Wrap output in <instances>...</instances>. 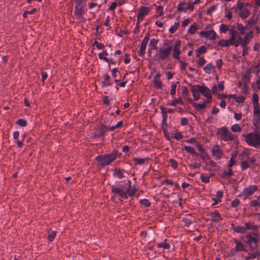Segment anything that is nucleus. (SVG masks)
I'll use <instances>...</instances> for the list:
<instances>
[{
	"label": "nucleus",
	"mask_w": 260,
	"mask_h": 260,
	"mask_svg": "<svg viewBox=\"0 0 260 260\" xmlns=\"http://www.w3.org/2000/svg\"><path fill=\"white\" fill-rule=\"evenodd\" d=\"M160 74L157 73L153 78V84L155 88H160L162 86L161 81L160 80Z\"/></svg>",
	"instance_id": "nucleus-20"
},
{
	"label": "nucleus",
	"mask_w": 260,
	"mask_h": 260,
	"mask_svg": "<svg viewBox=\"0 0 260 260\" xmlns=\"http://www.w3.org/2000/svg\"><path fill=\"white\" fill-rule=\"evenodd\" d=\"M75 16L76 18L79 19L80 21L82 20V15L83 14V5L82 2H75Z\"/></svg>",
	"instance_id": "nucleus-10"
},
{
	"label": "nucleus",
	"mask_w": 260,
	"mask_h": 260,
	"mask_svg": "<svg viewBox=\"0 0 260 260\" xmlns=\"http://www.w3.org/2000/svg\"><path fill=\"white\" fill-rule=\"evenodd\" d=\"M208 103H209V101H206L202 103H194L193 104V107L197 110H200L204 109Z\"/></svg>",
	"instance_id": "nucleus-26"
},
{
	"label": "nucleus",
	"mask_w": 260,
	"mask_h": 260,
	"mask_svg": "<svg viewBox=\"0 0 260 260\" xmlns=\"http://www.w3.org/2000/svg\"><path fill=\"white\" fill-rule=\"evenodd\" d=\"M135 162L137 164L142 165L145 162V159L143 158H134Z\"/></svg>",
	"instance_id": "nucleus-60"
},
{
	"label": "nucleus",
	"mask_w": 260,
	"mask_h": 260,
	"mask_svg": "<svg viewBox=\"0 0 260 260\" xmlns=\"http://www.w3.org/2000/svg\"><path fill=\"white\" fill-rule=\"evenodd\" d=\"M231 129L233 132H240L241 128L238 124H235L231 126Z\"/></svg>",
	"instance_id": "nucleus-39"
},
{
	"label": "nucleus",
	"mask_w": 260,
	"mask_h": 260,
	"mask_svg": "<svg viewBox=\"0 0 260 260\" xmlns=\"http://www.w3.org/2000/svg\"><path fill=\"white\" fill-rule=\"evenodd\" d=\"M110 79V76L109 75L106 74L104 76V81L103 82V86H107V85H110V82H109Z\"/></svg>",
	"instance_id": "nucleus-43"
},
{
	"label": "nucleus",
	"mask_w": 260,
	"mask_h": 260,
	"mask_svg": "<svg viewBox=\"0 0 260 260\" xmlns=\"http://www.w3.org/2000/svg\"><path fill=\"white\" fill-rule=\"evenodd\" d=\"M242 114L240 113H235L234 117L237 120H239L242 118Z\"/></svg>",
	"instance_id": "nucleus-64"
},
{
	"label": "nucleus",
	"mask_w": 260,
	"mask_h": 260,
	"mask_svg": "<svg viewBox=\"0 0 260 260\" xmlns=\"http://www.w3.org/2000/svg\"><path fill=\"white\" fill-rule=\"evenodd\" d=\"M229 34L230 35V40L231 41V45H234L235 47H238L240 45V43L236 40V35L237 32L235 30L234 27H233L229 30Z\"/></svg>",
	"instance_id": "nucleus-13"
},
{
	"label": "nucleus",
	"mask_w": 260,
	"mask_h": 260,
	"mask_svg": "<svg viewBox=\"0 0 260 260\" xmlns=\"http://www.w3.org/2000/svg\"><path fill=\"white\" fill-rule=\"evenodd\" d=\"M163 9V7L160 5L156 7V11L158 13L159 16H161L164 15Z\"/></svg>",
	"instance_id": "nucleus-51"
},
{
	"label": "nucleus",
	"mask_w": 260,
	"mask_h": 260,
	"mask_svg": "<svg viewBox=\"0 0 260 260\" xmlns=\"http://www.w3.org/2000/svg\"><path fill=\"white\" fill-rule=\"evenodd\" d=\"M211 153L212 156L217 159L221 158L223 154L222 150L217 145L213 146L211 149Z\"/></svg>",
	"instance_id": "nucleus-14"
},
{
	"label": "nucleus",
	"mask_w": 260,
	"mask_h": 260,
	"mask_svg": "<svg viewBox=\"0 0 260 260\" xmlns=\"http://www.w3.org/2000/svg\"><path fill=\"white\" fill-rule=\"evenodd\" d=\"M151 9V8L149 7L142 6L140 7L137 15L138 23L143 20V17L149 13Z\"/></svg>",
	"instance_id": "nucleus-9"
},
{
	"label": "nucleus",
	"mask_w": 260,
	"mask_h": 260,
	"mask_svg": "<svg viewBox=\"0 0 260 260\" xmlns=\"http://www.w3.org/2000/svg\"><path fill=\"white\" fill-rule=\"evenodd\" d=\"M245 141L250 146L257 148L260 146V132H250L244 136Z\"/></svg>",
	"instance_id": "nucleus-2"
},
{
	"label": "nucleus",
	"mask_w": 260,
	"mask_h": 260,
	"mask_svg": "<svg viewBox=\"0 0 260 260\" xmlns=\"http://www.w3.org/2000/svg\"><path fill=\"white\" fill-rule=\"evenodd\" d=\"M217 7L215 5L211 6L207 10V13L208 14H210L212 12L215 11Z\"/></svg>",
	"instance_id": "nucleus-57"
},
{
	"label": "nucleus",
	"mask_w": 260,
	"mask_h": 260,
	"mask_svg": "<svg viewBox=\"0 0 260 260\" xmlns=\"http://www.w3.org/2000/svg\"><path fill=\"white\" fill-rule=\"evenodd\" d=\"M17 123L21 126H25L27 124L26 121L23 119H19L17 121Z\"/></svg>",
	"instance_id": "nucleus-54"
},
{
	"label": "nucleus",
	"mask_w": 260,
	"mask_h": 260,
	"mask_svg": "<svg viewBox=\"0 0 260 260\" xmlns=\"http://www.w3.org/2000/svg\"><path fill=\"white\" fill-rule=\"evenodd\" d=\"M131 184V181L128 180L127 183L115 187H112V191L115 197L121 199L127 198V195L132 197L136 193L137 189L135 186L132 187Z\"/></svg>",
	"instance_id": "nucleus-1"
},
{
	"label": "nucleus",
	"mask_w": 260,
	"mask_h": 260,
	"mask_svg": "<svg viewBox=\"0 0 260 260\" xmlns=\"http://www.w3.org/2000/svg\"><path fill=\"white\" fill-rule=\"evenodd\" d=\"M249 15V11L247 8H241L239 16L243 19H245Z\"/></svg>",
	"instance_id": "nucleus-24"
},
{
	"label": "nucleus",
	"mask_w": 260,
	"mask_h": 260,
	"mask_svg": "<svg viewBox=\"0 0 260 260\" xmlns=\"http://www.w3.org/2000/svg\"><path fill=\"white\" fill-rule=\"evenodd\" d=\"M200 178L202 182L206 183L210 181V177L209 176H204L203 174H201Z\"/></svg>",
	"instance_id": "nucleus-46"
},
{
	"label": "nucleus",
	"mask_w": 260,
	"mask_h": 260,
	"mask_svg": "<svg viewBox=\"0 0 260 260\" xmlns=\"http://www.w3.org/2000/svg\"><path fill=\"white\" fill-rule=\"evenodd\" d=\"M235 248L237 251H243L244 250V245L241 242H237Z\"/></svg>",
	"instance_id": "nucleus-44"
},
{
	"label": "nucleus",
	"mask_w": 260,
	"mask_h": 260,
	"mask_svg": "<svg viewBox=\"0 0 260 260\" xmlns=\"http://www.w3.org/2000/svg\"><path fill=\"white\" fill-rule=\"evenodd\" d=\"M253 117L260 115V107L259 104L253 105Z\"/></svg>",
	"instance_id": "nucleus-37"
},
{
	"label": "nucleus",
	"mask_w": 260,
	"mask_h": 260,
	"mask_svg": "<svg viewBox=\"0 0 260 260\" xmlns=\"http://www.w3.org/2000/svg\"><path fill=\"white\" fill-rule=\"evenodd\" d=\"M158 40L155 39H152L150 40L148 48L149 50H154L157 48Z\"/></svg>",
	"instance_id": "nucleus-25"
},
{
	"label": "nucleus",
	"mask_w": 260,
	"mask_h": 260,
	"mask_svg": "<svg viewBox=\"0 0 260 260\" xmlns=\"http://www.w3.org/2000/svg\"><path fill=\"white\" fill-rule=\"evenodd\" d=\"M172 50V46L164 45L156 53V59L158 61H160L169 59Z\"/></svg>",
	"instance_id": "nucleus-3"
},
{
	"label": "nucleus",
	"mask_w": 260,
	"mask_h": 260,
	"mask_svg": "<svg viewBox=\"0 0 260 260\" xmlns=\"http://www.w3.org/2000/svg\"><path fill=\"white\" fill-rule=\"evenodd\" d=\"M140 202L142 205H143L146 207H148L150 205V202L147 199L141 200Z\"/></svg>",
	"instance_id": "nucleus-53"
},
{
	"label": "nucleus",
	"mask_w": 260,
	"mask_h": 260,
	"mask_svg": "<svg viewBox=\"0 0 260 260\" xmlns=\"http://www.w3.org/2000/svg\"><path fill=\"white\" fill-rule=\"evenodd\" d=\"M201 164L200 163H196L195 162H192L191 164H190L189 166L191 169H196L199 168L201 167Z\"/></svg>",
	"instance_id": "nucleus-59"
},
{
	"label": "nucleus",
	"mask_w": 260,
	"mask_h": 260,
	"mask_svg": "<svg viewBox=\"0 0 260 260\" xmlns=\"http://www.w3.org/2000/svg\"><path fill=\"white\" fill-rule=\"evenodd\" d=\"M230 29L225 24H221L219 26V31L221 33L225 34Z\"/></svg>",
	"instance_id": "nucleus-34"
},
{
	"label": "nucleus",
	"mask_w": 260,
	"mask_h": 260,
	"mask_svg": "<svg viewBox=\"0 0 260 260\" xmlns=\"http://www.w3.org/2000/svg\"><path fill=\"white\" fill-rule=\"evenodd\" d=\"M218 134L221 139L224 141H232L234 138V136L225 127L221 128Z\"/></svg>",
	"instance_id": "nucleus-6"
},
{
	"label": "nucleus",
	"mask_w": 260,
	"mask_h": 260,
	"mask_svg": "<svg viewBox=\"0 0 260 260\" xmlns=\"http://www.w3.org/2000/svg\"><path fill=\"white\" fill-rule=\"evenodd\" d=\"M257 189V187L256 185H250L244 189L240 196H245V198H247L248 196L252 195Z\"/></svg>",
	"instance_id": "nucleus-15"
},
{
	"label": "nucleus",
	"mask_w": 260,
	"mask_h": 260,
	"mask_svg": "<svg viewBox=\"0 0 260 260\" xmlns=\"http://www.w3.org/2000/svg\"><path fill=\"white\" fill-rule=\"evenodd\" d=\"M196 147L199 151V153L198 154L200 158L204 161H206L208 160L213 166H214L215 163L210 159V156L207 154L202 145L198 143L196 144Z\"/></svg>",
	"instance_id": "nucleus-7"
},
{
	"label": "nucleus",
	"mask_w": 260,
	"mask_h": 260,
	"mask_svg": "<svg viewBox=\"0 0 260 260\" xmlns=\"http://www.w3.org/2000/svg\"><path fill=\"white\" fill-rule=\"evenodd\" d=\"M107 55H108V53L106 51H103L99 54V57L100 59L104 60L106 62H109V58L106 57Z\"/></svg>",
	"instance_id": "nucleus-33"
},
{
	"label": "nucleus",
	"mask_w": 260,
	"mask_h": 260,
	"mask_svg": "<svg viewBox=\"0 0 260 260\" xmlns=\"http://www.w3.org/2000/svg\"><path fill=\"white\" fill-rule=\"evenodd\" d=\"M240 45L243 48L242 54L243 55H245L248 53V47H247V45L245 44V46H244L242 44H240Z\"/></svg>",
	"instance_id": "nucleus-61"
},
{
	"label": "nucleus",
	"mask_w": 260,
	"mask_h": 260,
	"mask_svg": "<svg viewBox=\"0 0 260 260\" xmlns=\"http://www.w3.org/2000/svg\"><path fill=\"white\" fill-rule=\"evenodd\" d=\"M177 104L181 105L183 104V101L181 98H175L172 101L170 105L172 106H175Z\"/></svg>",
	"instance_id": "nucleus-35"
},
{
	"label": "nucleus",
	"mask_w": 260,
	"mask_h": 260,
	"mask_svg": "<svg viewBox=\"0 0 260 260\" xmlns=\"http://www.w3.org/2000/svg\"><path fill=\"white\" fill-rule=\"evenodd\" d=\"M199 36L200 37H205L210 41L216 40L217 37L216 32L213 29L203 30L200 32Z\"/></svg>",
	"instance_id": "nucleus-8"
},
{
	"label": "nucleus",
	"mask_w": 260,
	"mask_h": 260,
	"mask_svg": "<svg viewBox=\"0 0 260 260\" xmlns=\"http://www.w3.org/2000/svg\"><path fill=\"white\" fill-rule=\"evenodd\" d=\"M198 90H199L201 94L207 99H211L212 98L210 89L204 85H199Z\"/></svg>",
	"instance_id": "nucleus-16"
},
{
	"label": "nucleus",
	"mask_w": 260,
	"mask_h": 260,
	"mask_svg": "<svg viewBox=\"0 0 260 260\" xmlns=\"http://www.w3.org/2000/svg\"><path fill=\"white\" fill-rule=\"evenodd\" d=\"M258 96L257 94L256 93L253 94L252 95V102H253V105L258 104Z\"/></svg>",
	"instance_id": "nucleus-50"
},
{
	"label": "nucleus",
	"mask_w": 260,
	"mask_h": 260,
	"mask_svg": "<svg viewBox=\"0 0 260 260\" xmlns=\"http://www.w3.org/2000/svg\"><path fill=\"white\" fill-rule=\"evenodd\" d=\"M207 47L205 46H201L196 51V57H199L202 54L204 53L207 51Z\"/></svg>",
	"instance_id": "nucleus-29"
},
{
	"label": "nucleus",
	"mask_w": 260,
	"mask_h": 260,
	"mask_svg": "<svg viewBox=\"0 0 260 260\" xmlns=\"http://www.w3.org/2000/svg\"><path fill=\"white\" fill-rule=\"evenodd\" d=\"M199 59L198 61V64L200 67L203 66L206 63V60L204 57H199Z\"/></svg>",
	"instance_id": "nucleus-56"
},
{
	"label": "nucleus",
	"mask_w": 260,
	"mask_h": 260,
	"mask_svg": "<svg viewBox=\"0 0 260 260\" xmlns=\"http://www.w3.org/2000/svg\"><path fill=\"white\" fill-rule=\"evenodd\" d=\"M199 85H195L191 89V92L195 101H198L200 98V91L198 90Z\"/></svg>",
	"instance_id": "nucleus-21"
},
{
	"label": "nucleus",
	"mask_w": 260,
	"mask_h": 260,
	"mask_svg": "<svg viewBox=\"0 0 260 260\" xmlns=\"http://www.w3.org/2000/svg\"><path fill=\"white\" fill-rule=\"evenodd\" d=\"M234 231L238 233L243 234L246 232L244 225H239L234 228Z\"/></svg>",
	"instance_id": "nucleus-32"
},
{
	"label": "nucleus",
	"mask_w": 260,
	"mask_h": 260,
	"mask_svg": "<svg viewBox=\"0 0 260 260\" xmlns=\"http://www.w3.org/2000/svg\"><path fill=\"white\" fill-rule=\"evenodd\" d=\"M56 236V233L54 231H51L48 235V239L49 241H52Z\"/></svg>",
	"instance_id": "nucleus-52"
},
{
	"label": "nucleus",
	"mask_w": 260,
	"mask_h": 260,
	"mask_svg": "<svg viewBox=\"0 0 260 260\" xmlns=\"http://www.w3.org/2000/svg\"><path fill=\"white\" fill-rule=\"evenodd\" d=\"M149 40V35L147 34L142 41V43H141V44L140 46V50L138 52V54L139 56H141L142 57L144 56V55L145 53V50H146V46L148 44Z\"/></svg>",
	"instance_id": "nucleus-11"
},
{
	"label": "nucleus",
	"mask_w": 260,
	"mask_h": 260,
	"mask_svg": "<svg viewBox=\"0 0 260 260\" xmlns=\"http://www.w3.org/2000/svg\"><path fill=\"white\" fill-rule=\"evenodd\" d=\"M253 124L256 129H260V115L253 117Z\"/></svg>",
	"instance_id": "nucleus-27"
},
{
	"label": "nucleus",
	"mask_w": 260,
	"mask_h": 260,
	"mask_svg": "<svg viewBox=\"0 0 260 260\" xmlns=\"http://www.w3.org/2000/svg\"><path fill=\"white\" fill-rule=\"evenodd\" d=\"M113 174L114 176L117 177L119 179L122 178L124 177L123 173L120 170L115 169Z\"/></svg>",
	"instance_id": "nucleus-41"
},
{
	"label": "nucleus",
	"mask_w": 260,
	"mask_h": 260,
	"mask_svg": "<svg viewBox=\"0 0 260 260\" xmlns=\"http://www.w3.org/2000/svg\"><path fill=\"white\" fill-rule=\"evenodd\" d=\"M170 161L171 163V166L174 168L176 169L178 167V162L174 159H170Z\"/></svg>",
	"instance_id": "nucleus-58"
},
{
	"label": "nucleus",
	"mask_w": 260,
	"mask_h": 260,
	"mask_svg": "<svg viewBox=\"0 0 260 260\" xmlns=\"http://www.w3.org/2000/svg\"><path fill=\"white\" fill-rule=\"evenodd\" d=\"M107 131L106 127L104 126H100L97 129H95L94 134V137L100 138L104 135V134Z\"/></svg>",
	"instance_id": "nucleus-19"
},
{
	"label": "nucleus",
	"mask_w": 260,
	"mask_h": 260,
	"mask_svg": "<svg viewBox=\"0 0 260 260\" xmlns=\"http://www.w3.org/2000/svg\"><path fill=\"white\" fill-rule=\"evenodd\" d=\"M193 4L188 2L186 3L185 1L179 3L177 5V10L179 12H192L193 10Z\"/></svg>",
	"instance_id": "nucleus-5"
},
{
	"label": "nucleus",
	"mask_w": 260,
	"mask_h": 260,
	"mask_svg": "<svg viewBox=\"0 0 260 260\" xmlns=\"http://www.w3.org/2000/svg\"><path fill=\"white\" fill-rule=\"evenodd\" d=\"M210 216L212 220L216 222H218L222 219L220 215L217 211L211 213Z\"/></svg>",
	"instance_id": "nucleus-22"
},
{
	"label": "nucleus",
	"mask_w": 260,
	"mask_h": 260,
	"mask_svg": "<svg viewBox=\"0 0 260 260\" xmlns=\"http://www.w3.org/2000/svg\"><path fill=\"white\" fill-rule=\"evenodd\" d=\"M116 157V154L113 153L110 154L96 157V159L103 166L107 165L113 161Z\"/></svg>",
	"instance_id": "nucleus-4"
},
{
	"label": "nucleus",
	"mask_w": 260,
	"mask_h": 260,
	"mask_svg": "<svg viewBox=\"0 0 260 260\" xmlns=\"http://www.w3.org/2000/svg\"><path fill=\"white\" fill-rule=\"evenodd\" d=\"M231 44L230 40H221L218 42V45L222 47L229 46Z\"/></svg>",
	"instance_id": "nucleus-31"
},
{
	"label": "nucleus",
	"mask_w": 260,
	"mask_h": 260,
	"mask_svg": "<svg viewBox=\"0 0 260 260\" xmlns=\"http://www.w3.org/2000/svg\"><path fill=\"white\" fill-rule=\"evenodd\" d=\"M253 37V31H250L246 33V34L243 38V40L242 41H238V43H240V44H242L244 46H245V44L247 45L250 42Z\"/></svg>",
	"instance_id": "nucleus-18"
},
{
	"label": "nucleus",
	"mask_w": 260,
	"mask_h": 260,
	"mask_svg": "<svg viewBox=\"0 0 260 260\" xmlns=\"http://www.w3.org/2000/svg\"><path fill=\"white\" fill-rule=\"evenodd\" d=\"M171 89L170 91V93L171 95L174 96L176 94V89L177 87V85L176 83H173L171 85Z\"/></svg>",
	"instance_id": "nucleus-49"
},
{
	"label": "nucleus",
	"mask_w": 260,
	"mask_h": 260,
	"mask_svg": "<svg viewBox=\"0 0 260 260\" xmlns=\"http://www.w3.org/2000/svg\"><path fill=\"white\" fill-rule=\"evenodd\" d=\"M197 30V24L194 23L193 24L190 26L188 29V32L191 34H193L196 32Z\"/></svg>",
	"instance_id": "nucleus-40"
},
{
	"label": "nucleus",
	"mask_w": 260,
	"mask_h": 260,
	"mask_svg": "<svg viewBox=\"0 0 260 260\" xmlns=\"http://www.w3.org/2000/svg\"><path fill=\"white\" fill-rule=\"evenodd\" d=\"M224 17L228 20H231L233 18V14L230 9L225 8L224 10Z\"/></svg>",
	"instance_id": "nucleus-36"
},
{
	"label": "nucleus",
	"mask_w": 260,
	"mask_h": 260,
	"mask_svg": "<svg viewBox=\"0 0 260 260\" xmlns=\"http://www.w3.org/2000/svg\"><path fill=\"white\" fill-rule=\"evenodd\" d=\"M246 243L248 244L252 248L256 247L257 242V236H253L251 235H247L246 236Z\"/></svg>",
	"instance_id": "nucleus-17"
},
{
	"label": "nucleus",
	"mask_w": 260,
	"mask_h": 260,
	"mask_svg": "<svg viewBox=\"0 0 260 260\" xmlns=\"http://www.w3.org/2000/svg\"><path fill=\"white\" fill-rule=\"evenodd\" d=\"M192 219L187 217L183 218L182 219V221L183 222L184 224L187 226H189L192 223Z\"/></svg>",
	"instance_id": "nucleus-48"
},
{
	"label": "nucleus",
	"mask_w": 260,
	"mask_h": 260,
	"mask_svg": "<svg viewBox=\"0 0 260 260\" xmlns=\"http://www.w3.org/2000/svg\"><path fill=\"white\" fill-rule=\"evenodd\" d=\"M36 9L34 8L31 11H26L23 13V17H26L27 16V14H34L36 11Z\"/></svg>",
	"instance_id": "nucleus-55"
},
{
	"label": "nucleus",
	"mask_w": 260,
	"mask_h": 260,
	"mask_svg": "<svg viewBox=\"0 0 260 260\" xmlns=\"http://www.w3.org/2000/svg\"><path fill=\"white\" fill-rule=\"evenodd\" d=\"M256 227L257 226L255 225L251 222H246L244 224V228H245L246 231L248 230H254L256 229Z\"/></svg>",
	"instance_id": "nucleus-30"
},
{
	"label": "nucleus",
	"mask_w": 260,
	"mask_h": 260,
	"mask_svg": "<svg viewBox=\"0 0 260 260\" xmlns=\"http://www.w3.org/2000/svg\"><path fill=\"white\" fill-rule=\"evenodd\" d=\"M181 44V42L180 40L177 41L174 45L172 47L173 51V57L178 60H179V55L180 54V47Z\"/></svg>",
	"instance_id": "nucleus-12"
},
{
	"label": "nucleus",
	"mask_w": 260,
	"mask_h": 260,
	"mask_svg": "<svg viewBox=\"0 0 260 260\" xmlns=\"http://www.w3.org/2000/svg\"><path fill=\"white\" fill-rule=\"evenodd\" d=\"M237 28L242 35L245 33V28L241 23H237Z\"/></svg>",
	"instance_id": "nucleus-42"
},
{
	"label": "nucleus",
	"mask_w": 260,
	"mask_h": 260,
	"mask_svg": "<svg viewBox=\"0 0 260 260\" xmlns=\"http://www.w3.org/2000/svg\"><path fill=\"white\" fill-rule=\"evenodd\" d=\"M184 149L190 154L194 155L196 156H198L199 154L198 153L196 152L194 148L190 146H185L184 147Z\"/></svg>",
	"instance_id": "nucleus-28"
},
{
	"label": "nucleus",
	"mask_w": 260,
	"mask_h": 260,
	"mask_svg": "<svg viewBox=\"0 0 260 260\" xmlns=\"http://www.w3.org/2000/svg\"><path fill=\"white\" fill-rule=\"evenodd\" d=\"M157 247L159 248H163L166 249H168L170 248V245L166 242H161L157 244Z\"/></svg>",
	"instance_id": "nucleus-45"
},
{
	"label": "nucleus",
	"mask_w": 260,
	"mask_h": 260,
	"mask_svg": "<svg viewBox=\"0 0 260 260\" xmlns=\"http://www.w3.org/2000/svg\"><path fill=\"white\" fill-rule=\"evenodd\" d=\"M232 175V171L231 169H229L228 171H225L223 173V177H230Z\"/></svg>",
	"instance_id": "nucleus-63"
},
{
	"label": "nucleus",
	"mask_w": 260,
	"mask_h": 260,
	"mask_svg": "<svg viewBox=\"0 0 260 260\" xmlns=\"http://www.w3.org/2000/svg\"><path fill=\"white\" fill-rule=\"evenodd\" d=\"M250 205L251 207H254L255 210L258 211V209L260 208V196L256 199L252 200L250 203Z\"/></svg>",
	"instance_id": "nucleus-23"
},
{
	"label": "nucleus",
	"mask_w": 260,
	"mask_h": 260,
	"mask_svg": "<svg viewBox=\"0 0 260 260\" xmlns=\"http://www.w3.org/2000/svg\"><path fill=\"white\" fill-rule=\"evenodd\" d=\"M213 67V65L211 63H208L204 68V71L207 74H210Z\"/></svg>",
	"instance_id": "nucleus-38"
},
{
	"label": "nucleus",
	"mask_w": 260,
	"mask_h": 260,
	"mask_svg": "<svg viewBox=\"0 0 260 260\" xmlns=\"http://www.w3.org/2000/svg\"><path fill=\"white\" fill-rule=\"evenodd\" d=\"M174 137L175 138V139L177 140H180L183 138L182 135L180 132H177L175 133Z\"/></svg>",
	"instance_id": "nucleus-62"
},
{
	"label": "nucleus",
	"mask_w": 260,
	"mask_h": 260,
	"mask_svg": "<svg viewBox=\"0 0 260 260\" xmlns=\"http://www.w3.org/2000/svg\"><path fill=\"white\" fill-rule=\"evenodd\" d=\"M250 167L249 162L248 161H243L241 162V167L242 170H245Z\"/></svg>",
	"instance_id": "nucleus-47"
}]
</instances>
